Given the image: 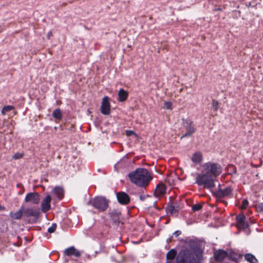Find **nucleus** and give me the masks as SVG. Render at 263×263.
Returning <instances> with one entry per match:
<instances>
[{
  "label": "nucleus",
  "mask_w": 263,
  "mask_h": 263,
  "mask_svg": "<svg viewBox=\"0 0 263 263\" xmlns=\"http://www.w3.org/2000/svg\"><path fill=\"white\" fill-rule=\"evenodd\" d=\"M181 120L182 124L186 132L181 136L180 139L192 136L196 130V128L193 121L189 118L186 119L182 118Z\"/></svg>",
  "instance_id": "0eeeda50"
},
{
  "label": "nucleus",
  "mask_w": 263,
  "mask_h": 263,
  "mask_svg": "<svg viewBox=\"0 0 263 263\" xmlns=\"http://www.w3.org/2000/svg\"><path fill=\"white\" fill-rule=\"evenodd\" d=\"M232 193V189L231 186H227L225 189L222 190L219 188L218 190L212 191L213 196L215 197L217 200L229 196Z\"/></svg>",
  "instance_id": "1a4fd4ad"
},
{
  "label": "nucleus",
  "mask_w": 263,
  "mask_h": 263,
  "mask_svg": "<svg viewBox=\"0 0 263 263\" xmlns=\"http://www.w3.org/2000/svg\"><path fill=\"white\" fill-rule=\"evenodd\" d=\"M52 116L57 120H62L63 118L62 110L59 108L55 109L52 113Z\"/></svg>",
  "instance_id": "4be33fe9"
},
{
  "label": "nucleus",
  "mask_w": 263,
  "mask_h": 263,
  "mask_svg": "<svg viewBox=\"0 0 263 263\" xmlns=\"http://www.w3.org/2000/svg\"><path fill=\"white\" fill-rule=\"evenodd\" d=\"M166 193V187L163 184H158L157 185L154 193V196L156 198H159L160 195H163Z\"/></svg>",
  "instance_id": "f3484780"
},
{
  "label": "nucleus",
  "mask_w": 263,
  "mask_h": 263,
  "mask_svg": "<svg viewBox=\"0 0 263 263\" xmlns=\"http://www.w3.org/2000/svg\"><path fill=\"white\" fill-rule=\"evenodd\" d=\"M173 238V235L171 236L168 239H166L167 242H170L172 241V238Z\"/></svg>",
  "instance_id": "c03bdc74"
},
{
  "label": "nucleus",
  "mask_w": 263,
  "mask_h": 263,
  "mask_svg": "<svg viewBox=\"0 0 263 263\" xmlns=\"http://www.w3.org/2000/svg\"><path fill=\"white\" fill-rule=\"evenodd\" d=\"M127 176L132 183L142 187H145L153 179L147 169L141 167L130 172Z\"/></svg>",
  "instance_id": "f03ea898"
},
{
  "label": "nucleus",
  "mask_w": 263,
  "mask_h": 263,
  "mask_svg": "<svg viewBox=\"0 0 263 263\" xmlns=\"http://www.w3.org/2000/svg\"><path fill=\"white\" fill-rule=\"evenodd\" d=\"M107 215L112 222L113 225L119 226L121 223V211L119 209H114L108 211Z\"/></svg>",
  "instance_id": "6e6552de"
},
{
  "label": "nucleus",
  "mask_w": 263,
  "mask_h": 263,
  "mask_svg": "<svg viewBox=\"0 0 263 263\" xmlns=\"http://www.w3.org/2000/svg\"><path fill=\"white\" fill-rule=\"evenodd\" d=\"M52 193L59 200H61L64 195V190L61 186H56L52 190Z\"/></svg>",
  "instance_id": "aec40b11"
},
{
  "label": "nucleus",
  "mask_w": 263,
  "mask_h": 263,
  "mask_svg": "<svg viewBox=\"0 0 263 263\" xmlns=\"http://www.w3.org/2000/svg\"><path fill=\"white\" fill-rule=\"evenodd\" d=\"M205 173L209 175H211L215 178H216L222 173V167L218 163L208 162L205 163L203 165Z\"/></svg>",
  "instance_id": "423d86ee"
},
{
  "label": "nucleus",
  "mask_w": 263,
  "mask_h": 263,
  "mask_svg": "<svg viewBox=\"0 0 263 263\" xmlns=\"http://www.w3.org/2000/svg\"><path fill=\"white\" fill-rule=\"evenodd\" d=\"M74 247L71 246L65 249L64 251V254L65 256H71L73 255L74 251Z\"/></svg>",
  "instance_id": "a878e982"
},
{
  "label": "nucleus",
  "mask_w": 263,
  "mask_h": 263,
  "mask_svg": "<svg viewBox=\"0 0 263 263\" xmlns=\"http://www.w3.org/2000/svg\"><path fill=\"white\" fill-rule=\"evenodd\" d=\"M245 260L250 263H258V260L255 256L251 253H247L244 256Z\"/></svg>",
  "instance_id": "5701e85b"
},
{
  "label": "nucleus",
  "mask_w": 263,
  "mask_h": 263,
  "mask_svg": "<svg viewBox=\"0 0 263 263\" xmlns=\"http://www.w3.org/2000/svg\"><path fill=\"white\" fill-rule=\"evenodd\" d=\"M246 216L243 213L239 214L236 217V226L239 230H245L249 227L248 221L246 220Z\"/></svg>",
  "instance_id": "9b49d317"
},
{
  "label": "nucleus",
  "mask_w": 263,
  "mask_h": 263,
  "mask_svg": "<svg viewBox=\"0 0 263 263\" xmlns=\"http://www.w3.org/2000/svg\"><path fill=\"white\" fill-rule=\"evenodd\" d=\"M226 169L228 172V175L233 176V175L237 174V168L233 164H228L226 167Z\"/></svg>",
  "instance_id": "393cba45"
},
{
  "label": "nucleus",
  "mask_w": 263,
  "mask_h": 263,
  "mask_svg": "<svg viewBox=\"0 0 263 263\" xmlns=\"http://www.w3.org/2000/svg\"><path fill=\"white\" fill-rule=\"evenodd\" d=\"M128 97V92L123 88H120L118 93V101L120 102L125 101Z\"/></svg>",
  "instance_id": "6ab92c4d"
},
{
  "label": "nucleus",
  "mask_w": 263,
  "mask_h": 263,
  "mask_svg": "<svg viewBox=\"0 0 263 263\" xmlns=\"http://www.w3.org/2000/svg\"><path fill=\"white\" fill-rule=\"evenodd\" d=\"M51 197L50 195H47L43 200L41 204V211L45 213L51 209Z\"/></svg>",
  "instance_id": "4468645a"
},
{
  "label": "nucleus",
  "mask_w": 263,
  "mask_h": 263,
  "mask_svg": "<svg viewBox=\"0 0 263 263\" xmlns=\"http://www.w3.org/2000/svg\"><path fill=\"white\" fill-rule=\"evenodd\" d=\"M171 198L172 197H169V199H170V202H168L167 203V206L166 207H171V206H173V203L171 201Z\"/></svg>",
  "instance_id": "58836bf2"
},
{
  "label": "nucleus",
  "mask_w": 263,
  "mask_h": 263,
  "mask_svg": "<svg viewBox=\"0 0 263 263\" xmlns=\"http://www.w3.org/2000/svg\"><path fill=\"white\" fill-rule=\"evenodd\" d=\"M23 210L24 204H22L19 210L16 212L11 211L9 213V217L13 220H20L22 218L23 219Z\"/></svg>",
  "instance_id": "dca6fc26"
},
{
  "label": "nucleus",
  "mask_w": 263,
  "mask_h": 263,
  "mask_svg": "<svg viewBox=\"0 0 263 263\" xmlns=\"http://www.w3.org/2000/svg\"><path fill=\"white\" fill-rule=\"evenodd\" d=\"M252 165L253 166V167H254L255 168H257L258 167V165H254V164H252Z\"/></svg>",
  "instance_id": "09e8293b"
},
{
  "label": "nucleus",
  "mask_w": 263,
  "mask_h": 263,
  "mask_svg": "<svg viewBox=\"0 0 263 263\" xmlns=\"http://www.w3.org/2000/svg\"><path fill=\"white\" fill-rule=\"evenodd\" d=\"M40 195L36 192L27 193L25 197L24 202L33 204H37L40 202Z\"/></svg>",
  "instance_id": "9d476101"
},
{
  "label": "nucleus",
  "mask_w": 263,
  "mask_h": 263,
  "mask_svg": "<svg viewBox=\"0 0 263 263\" xmlns=\"http://www.w3.org/2000/svg\"><path fill=\"white\" fill-rule=\"evenodd\" d=\"M247 231H246V234L247 235H249L251 233V230L249 228L247 229Z\"/></svg>",
  "instance_id": "a18cd8bd"
},
{
  "label": "nucleus",
  "mask_w": 263,
  "mask_h": 263,
  "mask_svg": "<svg viewBox=\"0 0 263 263\" xmlns=\"http://www.w3.org/2000/svg\"><path fill=\"white\" fill-rule=\"evenodd\" d=\"M181 234V231H180V230H176V231H175L173 233V235H174L175 237H177L179 235H180Z\"/></svg>",
  "instance_id": "e433bc0d"
},
{
  "label": "nucleus",
  "mask_w": 263,
  "mask_h": 263,
  "mask_svg": "<svg viewBox=\"0 0 263 263\" xmlns=\"http://www.w3.org/2000/svg\"><path fill=\"white\" fill-rule=\"evenodd\" d=\"M145 196H146V197H150V195H145Z\"/></svg>",
  "instance_id": "603ef678"
},
{
  "label": "nucleus",
  "mask_w": 263,
  "mask_h": 263,
  "mask_svg": "<svg viewBox=\"0 0 263 263\" xmlns=\"http://www.w3.org/2000/svg\"><path fill=\"white\" fill-rule=\"evenodd\" d=\"M213 11H222V9L220 8V7H218V8H215L213 9Z\"/></svg>",
  "instance_id": "79ce46f5"
},
{
  "label": "nucleus",
  "mask_w": 263,
  "mask_h": 263,
  "mask_svg": "<svg viewBox=\"0 0 263 263\" xmlns=\"http://www.w3.org/2000/svg\"><path fill=\"white\" fill-rule=\"evenodd\" d=\"M87 258H88V259H90V255H87Z\"/></svg>",
  "instance_id": "3c124183"
},
{
  "label": "nucleus",
  "mask_w": 263,
  "mask_h": 263,
  "mask_svg": "<svg viewBox=\"0 0 263 263\" xmlns=\"http://www.w3.org/2000/svg\"><path fill=\"white\" fill-rule=\"evenodd\" d=\"M202 208V205L201 204L197 203L194 204L192 207V210L193 212L198 211L201 210Z\"/></svg>",
  "instance_id": "c756f323"
},
{
  "label": "nucleus",
  "mask_w": 263,
  "mask_h": 263,
  "mask_svg": "<svg viewBox=\"0 0 263 263\" xmlns=\"http://www.w3.org/2000/svg\"><path fill=\"white\" fill-rule=\"evenodd\" d=\"M5 210V207L4 206H2L0 205V211H4Z\"/></svg>",
  "instance_id": "49530a36"
},
{
  "label": "nucleus",
  "mask_w": 263,
  "mask_h": 263,
  "mask_svg": "<svg viewBox=\"0 0 263 263\" xmlns=\"http://www.w3.org/2000/svg\"><path fill=\"white\" fill-rule=\"evenodd\" d=\"M41 213L39 208L33 206L25 208L24 205L23 220L27 224H35L38 221Z\"/></svg>",
  "instance_id": "7ed1b4c3"
},
{
  "label": "nucleus",
  "mask_w": 263,
  "mask_h": 263,
  "mask_svg": "<svg viewBox=\"0 0 263 263\" xmlns=\"http://www.w3.org/2000/svg\"><path fill=\"white\" fill-rule=\"evenodd\" d=\"M249 205V201L247 198L244 199L242 201L240 208L241 209H246Z\"/></svg>",
  "instance_id": "72a5a7b5"
},
{
  "label": "nucleus",
  "mask_w": 263,
  "mask_h": 263,
  "mask_svg": "<svg viewBox=\"0 0 263 263\" xmlns=\"http://www.w3.org/2000/svg\"><path fill=\"white\" fill-rule=\"evenodd\" d=\"M57 227V223H52L51 226L48 228V229L47 230V232L49 233H52L55 232Z\"/></svg>",
  "instance_id": "7c9ffc66"
},
{
  "label": "nucleus",
  "mask_w": 263,
  "mask_h": 263,
  "mask_svg": "<svg viewBox=\"0 0 263 263\" xmlns=\"http://www.w3.org/2000/svg\"><path fill=\"white\" fill-rule=\"evenodd\" d=\"M116 196L118 202L121 205H126L130 201V198L129 196L125 192H116Z\"/></svg>",
  "instance_id": "f8f14e48"
},
{
  "label": "nucleus",
  "mask_w": 263,
  "mask_h": 263,
  "mask_svg": "<svg viewBox=\"0 0 263 263\" xmlns=\"http://www.w3.org/2000/svg\"><path fill=\"white\" fill-rule=\"evenodd\" d=\"M181 241L187 243L189 248L182 246L176 257L177 263H199L202 258L203 250L197 239H190L188 241L181 239Z\"/></svg>",
  "instance_id": "f257e3e1"
},
{
  "label": "nucleus",
  "mask_w": 263,
  "mask_h": 263,
  "mask_svg": "<svg viewBox=\"0 0 263 263\" xmlns=\"http://www.w3.org/2000/svg\"><path fill=\"white\" fill-rule=\"evenodd\" d=\"M220 184H219L218 187H220Z\"/></svg>",
  "instance_id": "864d4df0"
},
{
  "label": "nucleus",
  "mask_w": 263,
  "mask_h": 263,
  "mask_svg": "<svg viewBox=\"0 0 263 263\" xmlns=\"http://www.w3.org/2000/svg\"><path fill=\"white\" fill-rule=\"evenodd\" d=\"M215 180L216 178L207 174H198L195 183L199 186L203 185L204 188L209 189L212 192V189L215 186Z\"/></svg>",
  "instance_id": "20e7f679"
},
{
  "label": "nucleus",
  "mask_w": 263,
  "mask_h": 263,
  "mask_svg": "<svg viewBox=\"0 0 263 263\" xmlns=\"http://www.w3.org/2000/svg\"><path fill=\"white\" fill-rule=\"evenodd\" d=\"M81 253L79 251L77 250L76 248L74 249V253H73V255H74V256L77 257H79L81 256Z\"/></svg>",
  "instance_id": "c9c22d12"
},
{
  "label": "nucleus",
  "mask_w": 263,
  "mask_h": 263,
  "mask_svg": "<svg viewBox=\"0 0 263 263\" xmlns=\"http://www.w3.org/2000/svg\"><path fill=\"white\" fill-rule=\"evenodd\" d=\"M175 210V206L173 205L171 207H166L165 211L166 212H169L171 214H173L174 213Z\"/></svg>",
  "instance_id": "f704fd0d"
},
{
  "label": "nucleus",
  "mask_w": 263,
  "mask_h": 263,
  "mask_svg": "<svg viewBox=\"0 0 263 263\" xmlns=\"http://www.w3.org/2000/svg\"><path fill=\"white\" fill-rule=\"evenodd\" d=\"M109 202V200L105 197L100 196L90 199L87 204L92 206L100 212H104L108 209Z\"/></svg>",
  "instance_id": "39448f33"
},
{
  "label": "nucleus",
  "mask_w": 263,
  "mask_h": 263,
  "mask_svg": "<svg viewBox=\"0 0 263 263\" xmlns=\"http://www.w3.org/2000/svg\"><path fill=\"white\" fill-rule=\"evenodd\" d=\"M191 160L194 163H200L203 160V156L202 153L200 152H196L194 153L192 155Z\"/></svg>",
  "instance_id": "412c9836"
},
{
  "label": "nucleus",
  "mask_w": 263,
  "mask_h": 263,
  "mask_svg": "<svg viewBox=\"0 0 263 263\" xmlns=\"http://www.w3.org/2000/svg\"><path fill=\"white\" fill-rule=\"evenodd\" d=\"M110 107L109 98L108 96L104 97L100 108L101 112L104 115H109L110 114Z\"/></svg>",
  "instance_id": "ddd939ff"
},
{
  "label": "nucleus",
  "mask_w": 263,
  "mask_h": 263,
  "mask_svg": "<svg viewBox=\"0 0 263 263\" xmlns=\"http://www.w3.org/2000/svg\"><path fill=\"white\" fill-rule=\"evenodd\" d=\"M212 107L215 111H217L219 108V102L215 100H212Z\"/></svg>",
  "instance_id": "cd10ccee"
},
{
  "label": "nucleus",
  "mask_w": 263,
  "mask_h": 263,
  "mask_svg": "<svg viewBox=\"0 0 263 263\" xmlns=\"http://www.w3.org/2000/svg\"><path fill=\"white\" fill-rule=\"evenodd\" d=\"M156 202H157L156 201L154 202V203H153V206H154V207H155L156 209H158V208H157L156 207H155V203H156Z\"/></svg>",
  "instance_id": "8fccbe9b"
},
{
  "label": "nucleus",
  "mask_w": 263,
  "mask_h": 263,
  "mask_svg": "<svg viewBox=\"0 0 263 263\" xmlns=\"http://www.w3.org/2000/svg\"><path fill=\"white\" fill-rule=\"evenodd\" d=\"M179 212V207L178 206H175L174 213H178Z\"/></svg>",
  "instance_id": "37998d69"
},
{
  "label": "nucleus",
  "mask_w": 263,
  "mask_h": 263,
  "mask_svg": "<svg viewBox=\"0 0 263 263\" xmlns=\"http://www.w3.org/2000/svg\"><path fill=\"white\" fill-rule=\"evenodd\" d=\"M14 108V107L12 105L4 106L1 110V114L3 115H5L6 114L7 112L10 111V110H13Z\"/></svg>",
  "instance_id": "bb28decb"
},
{
  "label": "nucleus",
  "mask_w": 263,
  "mask_h": 263,
  "mask_svg": "<svg viewBox=\"0 0 263 263\" xmlns=\"http://www.w3.org/2000/svg\"><path fill=\"white\" fill-rule=\"evenodd\" d=\"M52 36V31H50L48 32L47 34V37L48 39H50V37Z\"/></svg>",
  "instance_id": "ea45409f"
},
{
  "label": "nucleus",
  "mask_w": 263,
  "mask_h": 263,
  "mask_svg": "<svg viewBox=\"0 0 263 263\" xmlns=\"http://www.w3.org/2000/svg\"><path fill=\"white\" fill-rule=\"evenodd\" d=\"M228 252L223 249H219L214 253V257L216 261H222L226 257H228Z\"/></svg>",
  "instance_id": "2eb2a0df"
},
{
  "label": "nucleus",
  "mask_w": 263,
  "mask_h": 263,
  "mask_svg": "<svg viewBox=\"0 0 263 263\" xmlns=\"http://www.w3.org/2000/svg\"><path fill=\"white\" fill-rule=\"evenodd\" d=\"M24 153H15L12 156V158L14 160H18L21 158H22L24 156Z\"/></svg>",
  "instance_id": "2f4dec72"
},
{
  "label": "nucleus",
  "mask_w": 263,
  "mask_h": 263,
  "mask_svg": "<svg viewBox=\"0 0 263 263\" xmlns=\"http://www.w3.org/2000/svg\"><path fill=\"white\" fill-rule=\"evenodd\" d=\"M125 134L127 137H130L132 136H134L136 138L139 137L138 135L133 130H126Z\"/></svg>",
  "instance_id": "c85d7f7f"
},
{
  "label": "nucleus",
  "mask_w": 263,
  "mask_h": 263,
  "mask_svg": "<svg viewBox=\"0 0 263 263\" xmlns=\"http://www.w3.org/2000/svg\"><path fill=\"white\" fill-rule=\"evenodd\" d=\"M242 254L235 252L232 249H230L228 252V258L231 261L237 262L239 259L242 258Z\"/></svg>",
  "instance_id": "a211bd4d"
},
{
  "label": "nucleus",
  "mask_w": 263,
  "mask_h": 263,
  "mask_svg": "<svg viewBox=\"0 0 263 263\" xmlns=\"http://www.w3.org/2000/svg\"><path fill=\"white\" fill-rule=\"evenodd\" d=\"M177 254L176 249H171L166 254L167 260H173L175 259Z\"/></svg>",
  "instance_id": "b1692460"
},
{
  "label": "nucleus",
  "mask_w": 263,
  "mask_h": 263,
  "mask_svg": "<svg viewBox=\"0 0 263 263\" xmlns=\"http://www.w3.org/2000/svg\"><path fill=\"white\" fill-rule=\"evenodd\" d=\"M145 198L146 196L145 195H140L139 196L140 200L142 201H143L145 199Z\"/></svg>",
  "instance_id": "a19ab883"
},
{
  "label": "nucleus",
  "mask_w": 263,
  "mask_h": 263,
  "mask_svg": "<svg viewBox=\"0 0 263 263\" xmlns=\"http://www.w3.org/2000/svg\"><path fill=\"white\" fill-rule=\"evenodd\" d=\"M163 108L164 109H168V110H172V103L170 101H166L164 102V105H163Z\"/></svg>",
  "instance_id": "473e14b6"
},
{
  "label": "nucleus",
  "mask_w": 263,
  "mask_h": 263,
  "mask_svg": "<svg viewBox=\"0 0 263 263\" xmlns=\"http://www.w3.org/2000/svg\"><path fill=\"white\" fill-rule=\"evenodd\" d=\"M68 130H70L71 132H74L75 131V128L73 125H70V126L68 127Z\"/></svg>",
  "instance_id": "4c0bfd02"
},
{
  "label": "nucleus",
  "mask_w": 263,
  "mask_h": 263,
  "mask_svg": "<svg viewBox=\"0 0 263 263\" xmlns=\"http://www.w3.org/2000/svg\"><path fill=\"white\" fill-rule=\"evenodd\" d=\"M221 202L223 203L225 205H227L228 204V202L226 200H220Z\"/></svg>",
  "instance_id": "de8ad7c7"
}]
</instances>
